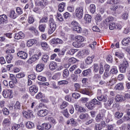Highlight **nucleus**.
Returning <instances> with one entry per match:
<instances>
[{
    "instance_id": "6ab92c4d",
    "label": "nucleus",
    "mask_w": 130,
    "mask_h": 130,
    "mask_svg": "<svg viewBox=\"0 0 130 130\" xmlns=\"http://www.w3.org/2000/svg\"><path fill=\"white\" fill-rule=\"evenodd\" d=\"M23 115L27 118V119H29L31 118V117L32 116L33 113H32V111L29 110L28 111H25L23 113Z\"/></svg>"
},
{
    "instance_id": "c85d7f7f",
    "label": "nucleus",
    "mask_w": 130,
    "mask_h": 130,
    "mask_svg": "<svg viewBox=\"0 0 130 130\" xmlns=\"http://www.w3.org/2000/svg\"><path fill=\"white\" fill-rule=\"evenodd\" d=\"M91 72H92V70H91V69H87V70H84L82 72V75L83 77H87V76H89V75L91 74Z\"/></svg>"
},
{
    "instance_id": "a878e982",
    "label": "nucleus",
    "mask_w": 130,
    "mask_h": 130,
    "mask_svg": "<svg viewBox=\"0 0 130 130\" xmlns=\"http://www.w3.org/2000/svg\"><path fill=\"white\" fill-rule=\"evenodd\" d=\"M37 43V40L35 39L29 40L27 42V45L28 47H31V46H33L34 44H36Z\"/></svg>"
},
{
    "instance_id": "f8f14e48",
    "label": "nucleus",
    "mask_w": 130,
    "mask_h": 130,
    "mask_svg": "<svg viewBox=\"0 0 130 130\" xmlns=\"http://www.w3.org/2000/svg\"><path fill=\"white\" fill-rule=\"evenodd\" d=\"M37 114L40 117H44V116H46L48 114V110L46 109L40 110L38 112Z\"/></svg>"
},
{
    "instance_id": "412c9836",
    "label": "nucleus",
    "mask_w": 130,
    "mask_h": 130,
    "mask_svg": "<svg viewBox=\"0 0 130 130\" xmlns=\"http://www.w3.org/2000/svg\"><path fill=\"white\" fill-rule=\"evenodd\" d=\"M49 69L51 70V71H54L57 68V64L55 61H51L49 65Z\"/></svg>"
},
{
    "instance_id": "8fccbe9b",
    "label": "nucleus",
    "mask_w": 130,
    "mask_h": 130,
    "mask_svg": "<svg viewBox=\"0 0 130 130\" xmlns=\"http://www.w3.org/2000/svg\"><path fill=\"white\" fill-rule=\"evenodd\" d=\"M117 24H115V23H111L109 24V28L110 30H114V29H116V27Z\"/></svg>"
},
{
    "instance_id": "423d86ee",
    "label": "nucleus",
    "mask_w": 130,
    "mask_h": 130,
    "mask_svg": "<svg viewBox=\"0 0 130 130\" xmlns=\"http://www.w3.org/2000/svg\"><path fill=\"white\" fill-rule=\"evenodd\" d=\"M80 93L81 94H83L84 95H87L88 96H89V97H91L94 93H93V91L91 90V89H89V88H83L80 90Z\"/></svg>"
},
{
    "instance_id": "72a5a7b5",
    "label": "nucleus",
    "mask_w": 130,
    "mask_h": 130,
    "mask_svg": "<svg viewBox=\"0 0 130 130\" xmlns=\"http://www.w3.org/2000/svg\"><path fill=\"white\" fill-rule=\"evenodd\" d=\"M85 21H86V23H90L92 21V16L89 14H86L84 17Z\"/></svg>"
},
{
    "instance_id": "69168bd1",
    "label": "nucleus",
    "mask_w": 130,
    "mask_h": 130,
    "mask_svg": "<svg viewBox=\"0 0 130 130\" xmlns=\"http://www.w3.org/2000/svg\"><path fill=\"white\" fill-rule=\"evenodd\" d=\"M69 105V104L67 102H63L62 104L60 106L61 109H63L64 108H66L67 106Z\"/></svg>"
},
{
    "instance_id": "4468645a",
    "label": "nucleus",
    "mask_w": 130,
    "mask_h": 130,
    "mask_svg": "<svg viewBox=\"0 0 130 130\" xmlns=\"http://www.w3.org/2000/svg\"><path fill=\"white\" fill-rule=\"evenodd\" d=\"M24 37H25V35H24V33L22 31L15 34L14 36L15 39L17 40H19V39H23Z\"/></svg>"
},
{
    "instance_id": "7ed1b4c3",
    "label": "nucleus",
    "mask_w": 130,
    "mask_h": 130,
    "mask_svg": "<svg viewBox=\"0 0 130 130\" xmlns=\"http://www.w3.org/2000/svg\"><path fill=\"white\" fill-rule=\"evenodd\" d=\"M6 52L7 54L6 57V60L8 63H11L12 59H13V56L14 55L15 50L14 49H11L6 50Z\"/></svg>"
},
{
    "instance_id": "9b49d317",
    "label": "nucleus",
    "mask_w": 130,
    "mask_h": 130,
    "mask_svg": "<svg viewBox=\"0 0 130 130\" xmlns=\"http://www.w3.org/2000/svg\"><path fill=\"white\" fill-rule=\"evenodd\" d=\"M18 57H20L21 59H26L28 57V54L23 51H20L17 53Z\"/></svg>"
},
{
    "instance_id": "e433bc0d",
    "label": "nucleus",
    "mask_w": 130,
    "mask_h": 130,
    "mask_svg": "<svg viewBox=\"0 0 130 130\" xmlns=\"http://www.w3.org/2000/svg\"><path fill=\"white\" fill-rule=\"evenodd\" d=\"M80 119H88L89 118V115L87 113H82L79 115Z\"/></svg>"
},
{
    "instance_id": "e2e57ef3",
    "label": "nucleus",
    "mask_w": 130,
    "mask_h": 130,
    "mask_svg": "<svg viewBox=\"0 0 130 130\" xmlns=\"http://www.w3.org/2000/svg\"><path fill=\"white\" fill-rule=\"evenodd\" d=\"M14 108L15 109H21V104L19 101H17L14 105Z\"/></svg>"
},
{
    "instance_id": "5fc2aeb1",
    "label": "nucleus",
    "mask_w": 130,
    "mask_h": 130,
    "mask_svg": "<svg viewBox=\"0 0 130 130\" xmlns=\"http://www.w3.org/2000/svg\"><path fill=\"white\" fill-rule=\"evenodd\" d=\"M121 18L123 20H127L128 19V13L125 12L121 15Z\"/></svg>"
},
{
    "instance_id": "3c124183",
    "label": "nucleus",
    "mask_w": 130,
    "mask_h": 130,
    "mask_svg": "<svg viewBox=\"0 0 130 130\" xmlns=\"http://www.w3.org/2000/svg\"><path fill=\"white\" fill-rule=\"evenodd\" d=\"M81 97V94L78 92H74L72 94V98L74 99H79Z\"/></svg>"
},
{
    "instance_id": "f03ea898",
    "label": "nucleus",
    "mask_w": 130,
    "mask_h": 130,
    "mask_svg": "<svg viewBox=\"0 0 130 130\" xmlns=\"http://www.w3.org/2000/svg\"><path fill=\"white\" fill-rule=\"evenodd\" d=\"M102 104V103L96 99H93L91 101L87 102L85 104V106L88 108V109H89V110H93L96 105H101Z\"/></svg>"
},
{
    "instance_id": "393cba45",
    "label": "nucleus",
    "mask_w": 130,
    "mask_h": 130,
    "mask_svg": "<svg viewBox=\"0 0 130 130\" xmlns=\"http://www.w3.org/2000/svg\"><path fill=\"white\" fill-rule=\"evenodd\" d=\"M95 57V56L92 55L91 56H88L85 60V63L86 64H91L93 62V59Z\"/></svg>"
},
{
    "instance_id": "de8ad7c7",
    "label": "nucleus",
    "mask_w": 130,
    "mask_h": 130,
    "mask_svg": "<svg viewBox=\"0 0 130 130\" xmlns=\"http://www.w3.org/2000/svg\"><path fill=\"white\" fill-rule=\"evenodd\" d=\"M48 22V17L44 16L42 17L39 21V23H47Z\"/></svg>"
},
{
    "instance_id": "49530a36",
    "label": "nucleus",
    "mask_w": 130,
    "mask_h": 130,
    "mask_svg": "<svg viewBox=\"0 0 130 130\" xmlns=\"http://www.w3.org/2000/svg\"><path fill=\"white\" fill-rule=\"evenodd\" d=\"M68 61L69 63L73 64L74 63H76L77 62H78V59H77L76 58L72 57L68 59Z\"/></svg>"
},
{
    "instance_id": "c03bdc74",
    "label": "nucleus",
    "mask_w": 130,
    "mask_h": 130,
    "mask_svg": "<svg viewBox=\"0 0 130 130\" xmlns=\"http://www.w3.org/2000/svg\"><path fill=\"white\" fill-rule=\"evenodd\" d=\"M48 58H49V56H48V55H44L43 56V57L42 58V60L43 61V63H46V62H47L48 60Z\"/></svg>"
},
{
    "instance_id": "864d4df0",
    "label": "nucleus",
    "mask_w": 130,
    "mask_h": 130,
    "mask_svg": "<svg viewBox=\"0 0 130 130\" xmlns=\"http://www.w3.org/2000/svg\"><path fill=\"white\" fill-rule=\"evenodd\" d=\"M114 115L115 117H116L117 118H121L123 115V113H120L119 112H116Z\"/></svg>"
},
{
    "instance_id": "4be33fe9",
    "label": "nucleus",
    "mask_w": 130,
    "mask_h": 130,
    "mask_svg": "<svg viewBox=\"0 0 130 130\" xmlns=\"http://www.w3.org/2000/svg\"><path fill=\"white\" fill-rule=\"evenodd\" d=\"M36 5H37V6H40L41 8H43L47 5V2H46L45 0H41L40 2H37Z\"/></svg>"
},
{
    "instance_id": "b1692460",
    "label": "nucleus",
    "mask_w": 130,
    "mask_h": 130,
    "mask_svg": "<svg viewBox=\"0 0 130 130\" xmlns=\"http://www.w3.org/2000/svg\"><path fill=\"white\" fill-rule=\"evenodd\" d=\"M18 17V14L16 13L15 11L14 10H11L10 11V14H9V17L11 19H16V18Z\"/></svg>"
},
{
    "instance_id": "39448f33",
    "label": "nucleus",
    "mask_w": 130,
    "mask_h": 130,
    "mask_svg": "<svg viewBox=\"0 0 130 130\" xmlns=\"http://www.w3.org/2000/svg\"><path fill=\"white\" fill-rule=\"evenodd\" d=\"M75 14L77 18L82 19L83 15H84V9L82 7L77 8L75 10Z\"/></svg>"
},
{
    "instance_id": "c9c22d12",
    "label": "nucleus",
    "mask_w": 130,
    "mask_h": 130,
    "mask_svg": "<svg viewBox=\"0 0 130 130\" xmlns=\"http://www.w3.org/2000/svg\"><path fill=\"white\" fill-rule=\"evenodd\" d=\"M117 80L115 78H111V80L109 81V84L108 86H110V87H112L114 86V85H115L116 84Z\"/></svg>"
},
{
    "instance_id": "09e8293b",
    "label": "nucleus",
    "mask_w": 130,
    "mask_h": 130,
    "mask_svg": "<svg viewBox=\"0 0 130 130\" xmlns=\"http://www.w3.org/2000/svg\"><path fill=\"white\" fill-rule=\"evenodd\" d=\"M92 67L94 72L95 73H98V72H99V65H98V64L94 63Z\"/></svg>"
},
{
    "instance_id": "f3484780",
    "label": "nucleus",
    "mask_w": 130,
    "mask_h": 130,
    "mask_svg": "<svg viewBox=\"0 0 130 130\" xmlns=\"http://www.w3.org/2000/svg\"><path fill=\"white\" fill-rule=\"evenodd\" d=\"M130 42V38H124L122 41V45L123 46H128Z\"/></svg>"
},
{
    "instance_id": "58836bf2",
    "label": "nucleus",
    "mask_w": 130,
    "mask_h": 130,
    "mask_svg": "<svg viewBox=\"0 0 130 130\" xmlns=\"http://www.w3.org/2000/svg\"><path fill=\"white\" fill-rule=\"evenodd\" d=\"M66 7V3H62L58 5V11L60 12H63L64 7Z\"/></svg>"
},
{
    "instance_id": "774afa93",
    "label": "nucleus",
    "mask_w": 130,
    "mask_h": 130,
    "mask_svg": "<svg viewBox=\"0 0 130 130\" xmlns=\"http://www.w3.org/2000/svg\"><path fill=\"white\" fill-rule=\"evenodd\" d=\"M77 56L80 58H83V57H85V56L83 53V50L82 51H79L77 54Z\"/></svg>"
},
{
    "instance_id": "0e129e2a",
    "label": "nucleus",
    "mask_w": 130,
    "mask_h": 130,
    "mask_svg": "<svg viewBox=\"0 0 130 130\" xmlns=\"http://www.w3.org/2000/svg\"><path fill=\"white\" fill-rule=\"evenodd\" d=\"M16 78H18V79H21V78H24V77H25V74H24L23 72H21L16 74Z\"/></svg>"
},
{
    "instance_id": "a19ab883",
    "label": "nucleus",
    "mask_w": 130,
    "mask_h": 130,
    "mask_svg": "<svg viewBox=\"0 0 130 130\" xmlns=\"http://www.w3.org/2000/svg\"><path fill=\"white\" fill-rule=\"evenodd\" d=\"M115 56H117L120 59H123V57H124V55H123V53L122 52H116L115 53Z\"/></svg>"
},
{
    "instance_id": "aec40b11",
    "label": "nucleus",
    "mask_w": 130,
    "mask_h": 130,
    "mask_svg": "<svg viewBox=\"0 0 130 130\" xmlns=\"http://www.w3.org/2000/svg\"><path fill=\"white\" fill-rule=\"evenodd\" d=\"M29 92L30 93H37L38 92V87L36 85H32L29 87Z\"/></svg>"
},
{
    "instance_id": "2eb2a0df",
    "label": "nucleus",
    "mask_w": 130,
    "mask_h": 130,
    "mask_svg": "<svg viewBox=\"0 0 130 130\" xmlns=\"http://www.w3.org/2000/svg\"><path fill=\"white\" fill-rule=\"evenodd\" d=\"M63 42L61 39L54 38L51 41V44H62Z\"/></svg>"
},
{
    "instance_id": "2f4dec72",
    "label": "nucleus",
    "mask_w": 130,
    "mask_h": 130,
    "mask_svg": "<svg viewBox=\"0 0 130 130\" xmlns=\"http://www.w3.org/2000/svg\"><path fill=\"white\" fill-rule=\"evenodd\" d=\"M73 31L74 32H76V33L81 34L83 32V28L80 25L78 26H76V27L73 28Z\"/></svg>"
},
{
    "instance_id": "f257e3e1",
    "label": "nucleus",
    "mask_w": 130,
    "mask_h": 130,
    "mask_svg": "<svg viewBox=\"0 0 130 130\" xmlns=\"http://www.w3.org/2000/svg\"><path fill=\"white\" fill-rule=\"evenodd\" d=\"M48 23L50 28L48 33L50 35L52 34V33L55 31V29H56V23H55V21H54V19H53V15H50Z\"/></svg>"
},
{
    "instance_id": "4c0bfd02",
    "label": "nucleus",
    "mask_w": 130,
    "mask_h": 130,
    "mask_svg": "<svg viewBox=\"0 0 130 130\" xmlns=\"http://www.w3.org/2000/svg\"><path fill=\"white\" fill-rule=\"evenodd\" d=\"M107 95H103L98 99L99 101H103V102H106L107 101Z\"/></svg>"
},
{
    "instance_id": "f704fd0d",
    "label": "nucleus",
    "mask_w": 130,
    "mask_h": 130,
    "mask_svg": "<svg viewBox=\"0 0 130 130\" xmlns=\"http://www.w3.org/2000/svg\"><path fill=\"white\" fill-rule=\"evenodd\" d=\"M70 75V72L69 71V70L65 69L63 70L62 73V77L63 79H67L69 77Z\"/></svg>"
},
{
    "instance_id": "13d9d810",
    "label": "nucleus",
    "mask_w": 130,
    "mask_h": 130,
    "mask_svg": "<svg viewBox=\"0 0 130 130\" xmlns=\"http://www.w3.org/2000/svg\"><path fill=\"white\" fill-rule=\"evenodd\" d=\"M71 25H72V26H73V29H74L75 28L78 27V26H80V25L79 24L78 22H77L76 21H73L71 22Z\"/></svg>"
},
{
    "instance_id": "603ef678",
    "label": "nucleus",
    "mask_w": 130,
    "mask_h": 130,
    "mask_svg": "<svg viewBox=\"0 0 130 130\" xmlns=\"http://www.w3.org/2000/svg\"><path fill=\"white\" fill-rule=\"evenodd\" d=\"M82 52L84 55V57H86V56L90 54V50L88 49L82 50Z\"/></svg>"
},
{
    "instance_id": "20e7f679",
    "label": "nucleus",
    "mask_w": 130,
    "mask_h": 130,
    "mask_svg": "<svg viewBox=\"0 0 130 130\" xmlns=\"http://www.w3.org/2000/svg\"><path fill=\"white\" fill-rule=\"evenodd\" d=\"M120 73H125L126 69L128 68V63L126 60H124L123 62L119 66Z\"/></svg>"
},
{
    "instance_id": "dca6fc26",
    "label": "nucleus",
    "mask_w": 130,
    "mask_h": 130,
    "mask_svg": "<svg viewBox=\"0 0 130 130\" xmlns=\"http://www.w3.org/2000/svg\"><path fill=\"white\" fill-rule=\"evenodd\" d=\"M37 60H38V56L37 55H34L27 60V63L31 64Z\"/></svg>"
},
{
    "instance_id": "4d7b16f0",
    "label": "nucleus",
    "mask_w": 130,
    "mask_h": 130,
    "mask_svg": "<svg viewBox=\"0 0 130 130\" xmlns=\"http://www.w3.org/2000/svg\"><path fill=\"white\" fill-rule=\"evenodd\" d=\"M104 76L107 79L108 78H110V77H111V74L110 73H110L109 71H105L104 73Z\"/></svg>"
},
{
    "instance_id": "ea45409f",
    "label": "nucleus",
    "mask_w": 130,
    "mask_h": 130,
    "mask_svg": "<svg viewBox=\"0 0 130 130\" xmlns=\"http://www.w3.org/2000/svg\"><path fill=\"white\" fill-rule=\"evenodd\" d=\"M110 72L111 75H116L118 73V70H117L116 67H114L110 70Z\"/></svg>"
},
{
    "instance_id": "cd10ccee",
    "label": "nucleus",
    "mask_w": 130,
    "mask_h": 130,
    "mask_svg": "<svg viewBox=\"0 0 130 130\" xmlns=\"http://www.w3.org/2000/svg\"><path fill=\"white\" fill-rule=\"evenodd\" d=\"M3 124L4 126H9L11 124V118L5 119L3 120Z\"/></svg>"
},
{
    "instance_id": "7c9ffc66",
    "label": "nucleus",
    "mask_w": 130,
    "mask_h": 130,
    "mask_svg": "<svg viewBox=\"0 0 130 130\" xmlns=\"http://www.w3.org/2000/svg\"><path fill=\"white\" fill-rule=\"evenodd\" d=\"M25 126L28 129H32L34 127V124L32 122H26L25 123Z\"/></svg>"
},
{
    "instance_id": "79ce46f5",
    "label": "nucleus",
    "mask_w": 130,
    "mask_h": 130,
    "mask_svg": "<svg viewBox=\"0 0 130 130\" xmlns=\"http://www.w3.org/2000/svg\"><path fill=\"white\" fill-rule=\"evenodd\" d=\"M45 28H46V24L45 23L40 24L39 27V29L41 32H44L45 31Z\"/></svg>"
},
{
    "instance_id": "37998d69",
    "label": "nucleus",
    "mask_w": 130,
    "mask_h": 130,
    "mask_svg": "<svg viewBox=\"0 0 130 130\" xmlns=\"http://www.w3.org/2000/svg\"><path fill=\"white\" fill-rule=\"evenodd\" d=\"M78 52V49H71L67 52L68 54H70V55H74L76 52Z\"/></svg>"
},
{
    "instance_id": "9d476101",
    "label": "nucleus",
    "mask_w": 130,
    "mask_h": 130,
    "mask_svg": "<svg viewBox=\"0 0 130 130\" xmlns=\"http://www.w3.org/2000/svg\"><path fill=\"white\" fill-rule=\"evenodd\" d=\"M2 95L4 98H12L11 96V95H12V90L5 89L3 90Z\"/></svg>"
},
{
    "instance_id": "1a4fd4ad",
    "label": "nucleus",
    "mask_w": 130,
    "mask_h": 130,
    "mask_svg": "<svg viewBox=\"0 0 130 130\" xmlns=\"http://www.w3.org/2000/svg\"><path fill=\"white\" fill-rule=\"evenodd\" d=\"M9 22L8 16L5 14L0 15V25H5Z\"/></svg>"
},
{
    "instance_id": "c756f323",
    "label": "nucleus",
    "mask_w": 130,
    "mask_h": 130,
    "mask_svg": "<svg viewBox=\"0 0 130 130\" xmlns=\"http://www.w3.org/2000/svg\"><path fill=\"white\" fill-rule=\"evenodd\" d=\"M75 108L78 112H86V109L82 107H79L78 105H75Z\"/></svg>"
},
{
    "instance_id": "6e6552de",
    "label": "nucleus",
    "mask_w": 130,
    "mask_h": 130,
    "mask_svg": "<svg viewBox=\"0 0 130 130\" xmlns=\"http://www.w3.org/2000/svg\"><path fill=\"white\" fill-rule=\"evenodd\" d=\"M105 118V114L103 112H100L95 117L96 122H100V121H104L103 120Z\"/></svg>"
},
{
    "instance_id": "6e6d98bb",
    "label": "nucleus",
    "mask_w": 130,
    "mask_h": 130,
    "mask_svg": "<svg viewBox=\"0 0 130 130\" xmlns=\"http://www.w3.org/2000/svg\"><path fill=\"white\" fill-rule=\"evenodd\" d=\"M69 84V81L67 80H61L58 82V85L60 86L61 85H68Z\"/></svg>"
},
{
    "instance_id": "bf43d9fd",
    "label": "nucleus",
    "mask_w": 130,
    "mask_h": 130,
    "mask_svg": "<svg viewBox=\"0 0 130 130\" xmlns=\"http://www.w3.org/2000/svg\"><path fill=\"white\" fill-rule=\"evenodd\" d=\"M74 88L75 89V91H76V92H78L80 90V89L81 88V85H80V84L79 83H75L74 84Z\"/></svg>"
},
{
    "instance_id": "338daca9",
    "label": "nucleus",
    "mask_w": 130,
    "mask_h": 130,
    "mask_svg": "<svg viewBox=\"0 0 130 130\" xmlns=\"http://www.w3.org/2000/svg\"><path fill=\"white\" fill-rule=\"evenodd\" d=\"M95 20L97 22H100L102 20V17H101V15L98 14L95 17Z\"/></svg>"
},
{
    "instance_id": "680f3d73",
    "label": "nucleus",
    "mask_w": 130,
    "mask_h": 130,
    "mask_svg": "<svg viewBox=\"0 0 130 130\" xmlns=\"http://www.w3.org/2000/svg\"><path fill=\"white\" fill-rule=\"evenodd\" d=\"M16 12L18 16L22 15V14H23V10H22V9H21V8L17 7L16 8Z\"/></svg>"
},
{
    "instance_id": "0eeeda50",
    "label": "nucleus",
    "mask_w": 130,
    "mask_h": 130,
    "mask_svg": "<svg viewBox=\"0 0 130 130\" xmlns=\"http://www.w3.org/2000/svg\"><path fill=\"white\" fill-rule=\"evenodd\" d=\"M105 126H106V123L104 121H102L100 123H95L94 130H101Z\"/></svg>"
},
{
    "instance_id": "473e14b6",
    "label": "nucleus",
    "mask_w": 130,
    "mask_h": 130,
    "mask_svg": "<svg viewBox=\"0 0 130 130\" xmlns=\"http://www.w3.org/2000/svg\"><path fill=\"white\" fill-rule=\"evenodd\" d=\"M89 10L91 14H94L96 12V6L94 4H91L89 6Z\"/></svg>"
},
{
    "instance_id": "5701e85b",
    "label": "nucleus",
    "mask_w": 130,
    "mask_h": 130,
    "mask_svg": "<svg viewBox=\"0 0 130 130\" xmlns=\"http://www.w3.org/2000/svg\"><path fill=\"white\" fill-rule=\"evenodd\" d=\"M124 89V87L123 86V84L122 83H118L115 86V90H118V91H122Z\"/></svg>"
},
{
    "instance_id": "a18cd8bd",
    "label": "nucleus",
    "mask_w": 130,
    "mask_h": 130,
    "mask_svg": "<svg viewBox=\"0 0 130 130\" xmlns=\"http://www.w3.org/2000/svg\"><path fill=\"white\" fill-rule=\"evenodd\" d=\"M75 38L77 42H83L84 40H85L84 37L81 36H77L75 37Z\"/></svg>"
},
{
    "instance_id": "bb28decb",
    "label": "nucleus",
    "mask_w": 130,
    "mask_h": 130,
    "mask_svg": "<svg viewBox=\"0 0 130 130\" xmlns=\"http://www.w3.org/2000/svg\"><path fill=\"white\" fill-rule=\"evenodd\" d=\"M44 69V63L38 64L36 67V71L37 72H42Z\"/></svg>"
},
{
    "instance_id": "052dcab7",
    "label": "nucleus",
    "mask_w": 130,
    "mask_h": 130,
    "mask_svg": "<svg viewBox=\"0 0 130 130\" xmlns=\"http://www.w3.org/2000/svg\"><path fill=\"white\" fill-rule=\"evenodd\" d=\"M71 79L73 82H76L78 80V75L76 74H73L71 75Z\"/></svg>"
},
{
    "instance_id": "a211bd4d",
    "label": "nucleus",
    "mask_w": 130,
    "mask_h": 130,
    "mask_svg": "<svg viewBox=\"0 0 130 130\" xmlns=\"http://www.w3.org/2000/svg\"><path fill=\"white\" fill-rule=\"evenodd\" d=\"M115 100L116 102H122V101H125V98L123 97L122 95L117 94L115 96Z\"/></svg>"
},
{
    "instance_id": "ddd939ff",
    "label": "nucleus",
    "mask_w": 130,
    "mask_h": 130,
    "mask_svg": "<svg viewBox=\"0 0 130 130\" xmlns=\"http://www.w3.org/2000/svg\"><path fill=\"white\" fill-rule=\"evenodd\" d=\"M112 103H113V99L110 98V99H109L107 102H106L104 104V105L105 108H107V109H110V107H111Z\"/></svg>"
}]
</instances>
